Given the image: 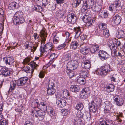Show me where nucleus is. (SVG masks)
Masks as SVG:
<instances>
[{"instance_id":"31","label":"nucleus","mask_w":125,"mask_h":125,"mask_svg":"<svg viewBox=\"0 0 125 125\" xmlns=\"http://www.w3.org/2000/svg\"><path fill=\"white\" fill-rule=\"evenodd\" d=\"M41 111L40 110L34 109L32 111L31 115L34 117L38 118L39 114L41 113Z\"/></svg>"},{"instance_id":"60","label":"nucleus","mask_w":125,"mask_h":125,"mask_svg":"<svg viewBox=\"0 0 125 125\" xmlns=\"http://www.w3.org/2000/svg\"><path fill=\"white\" fill-rule=\"evenodd\" d=\"M63 14L61 13V11H60L56 13V15L57 17L60 18L62 17Z\"/></svg>"},{"instance_id":"61","label":"nucleus","mask_w":125,"mask_h":125,"mask_svg":"<svg viewBox=\"0 0 125 125\" xmlns=\"http://www.w3.org/2000/svg\"><path fill=\"white\" fill-rule=\"evenodd\" d=\"M49 83L48 84V88H53V86L54 83L52 82H51L50 81H49Z\"/></svg>"},{"instance_id":"36","label":"nucleus","mask_w":125,"mask_h":125,"mask_svg":"<svg viewBox=\"0 0 125 125\" xmlns=\"http://www.w3.org/2000/svg\"><path fill=\"white\" fill-rule=\"evenodd\" d=\"M81 0H73V6L74 8H76L79 6L81 3Z\"/></svg>"},{"instance_id":"39","label":"nucleus","mask_w":125,"mask_h":125,"mask_svg":"<svg viewBox=\"0 0 125 125\" xmlns=\"http://www.w3.org/2000/svg\"><path fill=\"white\" fill-rule=\"evenodd\" d=\"M59 40V38L58 35V34H56L53 39L54 44H56L58 43Z\"/></svg>"},{"instance_id":"32","label":"nucleus","mask_w":125,"mask_h":125,"mask_svg":"<svg viewBox=\"0 0 125 125\" xmlns=\"http://www.w3.org/2000/svg\"><path fill=\"white\" fill-rule=\"evenodd\" d=\"M89 50V48L88 46L83 47L82 48L80 52L82 53L85 54L86 53H88Z\"/></svg>"},{"instance_id":"56","label":"nucleus","mask_w":125,"mask_h":125,"mask_svg":"<svg viewBox=\"0 0 125 125\" xmlns=\"http://www.w3.org/2000/svg\"><path fill=\"white\" fill-rule=\"evenodd\" d=\"M42 3L43 7H46L48 3V1L47 0H42Z\"/></svg>"},{"instance_id":"53","label":"nucleus","mask_w":125,"mask_h":125,"mask_svg":"<svg viewBox=\"0 0 125 125\" xmlns=\"http://www.w3.org/2000/svg\"><path fill=\"white\" fill-rule=\"evenodd\" d=\"M81 92L86 93V94H88L89 93L90 90L88 87H86L84 88Z\"/></svg>"},{"instance_id":"28","label":"nucleus","mask_w":125,"mask_h":125,"mask_svg":"<svg viewBox=\"0 0 125 125\" xmlns=\"http://www.w3.org/2000/svg\"><path fill=\"white\" fill-rule=\"evenodd\" d=\"M38 108L44 112L47 111L48 109L45 103L42 102L40 103V105Z\"/></svg>"},{"instance_id":"47","label":"nucleus","mask_w":125,"mask_h":125,"mask_svg":"<svg viewBox=\"0 0 125 125\" xmlns=\"http://www.w3.org/2000/svg\"><path fill=\"white\" fill-rule=\"evenodd\" d=\"M99 28L102 30H104L105 29H107L106 24L105 23H102L99 26Z\"/></svg>"},{"instance_id":"34","label":"nucleus","mask_w":125,"mask_h":125,"mask_svg":"<svg viewBox=\"0 0 125 125\" xmlns=\"http://www.w3.org/2000/svg\"><path fill=\"white\" fill-rule=\"evenodd\" d=\"M114 86L112 84L107 85L105 88L108 92H110L114 91Z\"/></svg>"},{"instance_id":"22","label":"nucleus","mask_w":125,"mask_h":125,"mask_svg":"<svg viewBox=\"0 0 125 125\" xmlns=\"http://www.w3.org/2000/svg\"><path fill=\"white\" fill-rule=\"evenodd\" d=\"M82 67L83 68L89 69L91 67L90 61L88 60L83 61L82 64Z\"/></svg>"},{"instance_id":"14","label":"nucleus","mask_w":125,"mask_h":125,"mask_svg":"<svg viewBox=\"0 0 125 125\" xmlns=\"http://www.w3.org/2000/svg\"><path fill=\"white\" fill-rule=\"evenodd\" d=\"M113 22L115 24L117 25L120 24L121 22L122 18L118 14H114L113 16Z\"/></svg>"},{"instance_id":"64","label":"nucleus","mask_w":125,"mask_h":125,"mask_svg":"<svg viewBox=\"0 0 125 125\" xmlns=\"http://www.w3.org/2000/svg\"><path fill=\"white\" fill-rule=\"evenodd\" d=\"M70 36L69 33L67 32H65L64 35V37L66 38V39L68 38Z\"/></svg>"},{"instance_id":"5","label":"nucleus","mask_w":125,"mask_h":125,"mask_svg":"<svg viewBox=\"0 0 125 125\" xmlns=\"http://www.w3.org/2000/svg\"><path fill=\"white\" fill-rule=\"evenodd\" d=\"M78 66V62L75 60H72L68 62L67 65L66 70H73L77 69Z\"/></svg>"},{"instance_id":"58","label":"nucleus","mask_w":125,"mask_h":125,"mask_svg":"<svg viewBox=\"0 0 125 125\" xmlns=\"http://www.w3.org/2000/svg\"><path fill=\"white\" fill-rule=\"evenodd\" d=\"M86 120H85L87 121H89L91 119V115L89 113L86 112Z\"/></svg>"},{"instance_id":"52","label":"nucleus","mask_w":125,"mask_h":125,"mask_svg":"<svg viewBox=\"0 0 125 125\" xmlns=\"http://www.w3.org/2000/svg\"><path fill=\"white\" fill-rule=\"evenodd\" d=\"M108 120H105L100 119L99 120V125H106L107 123V122Z\"/></svg>"},{"instance_id":"19","label":"nucleus","mask_w":125,"mask_h":125,"mask_svg":"<svg viewBox=\"0 0 125 125\" xmlns=\"http://www.w3.org/2000/svg\"><path fill=\"white\" fill-rule=\"evenodd\" d=\"M94 0H87L83 4V7H85L86 9H90Z\"/></svg>"},{"instance_id":"46","label":"nucleus","mask_w":125,"mask_h":125,"mask_svg":"<svg viewBox=\"0 0 125 125\" xmlns=\"http://www.w3.org/2000/svg\"><path fill=\"white\" fill-rule=\"evenodd\" d=\"M114 5L117 7V8L118 9H120V10L121 7V2L119 0H116L115 1V3H114Z\"/></svg>"},{"instance_id":"38","label":"nucleus","mask_w":125,"mask_h":125,"mask_svg":"<svg viewBox=\"0 0 125 125\" xmlns=\"http://www.w3.org/2000/svg\"><path fill=\"white\" fill-rule=\"evenodd\" d=\"M66 71L70 78L74 76L75 74L73 70H66Z\"/></svg>"},{"instance_id":"59","label":"nucleus","mask_w":125,"mask_h":125,"mask_svg":"<svg viewBox=\"0 0 125 125\" xmlns=\"http://www.w3.org/2000/svg\"><path fill=\"white\" fill-rule=\"evenodd\" d=\"M8 125V122L6 120H3L0 122V125Z\"/></svg>"},{"instance_id":"55","label":"nucleus","mask_w":125,"mask_h":125,"mask_svg":"<svg viewBox=\"0 0 125 125\" xmlns=\"http://www.w3.org/2000/svg\"><path fill=\"white\" fill-rule=\"evenodd\" d=\"M66 43L64 42L63 44H61L59 45L57 49L58 50H60L64 48L66 46Z\"/></svg>"},{"instance_id":"45","label":"nucleus","mask_w":125,"mask_h":125,"mask_svg":"<svg viewBox=\"0 0 125 125\" xmlns=\"http://www.w3.org/2000/svg\"><path fill=\"white\" fill-rule=\"evenodd\" d=\"M78 82L79 84L81 85H84L85 84L86 80L84 78H81L78 80Z\"/></svg>"},{"instance_id":"37","label":"nucleus","mask_w":125,"mask_h":125,"mask_svg":"<svg viewBox=\"0 0 125 125\" xmlns=\"http://www.w3.org/2000/svg\"><path fill=\"white\" fill-rule=\"evenodd\" d=\"M71 45L73 49H76L79 45V44L77 41H73L71 43Z\"/></svg>"},{"instance_id":"8","label":"nucleus","mask_w":125,"mask_h":125,"mask_svg":"<svg viewBox=\"0 0 125 125\" xmlns=\"http://www.w3.org/2000/svg\"><path fill=\"white\" fill-rule=\"evenodd\" d=\"M76 18L73 13H71L68 15L67 16V23L68 25L74 24L76 21Z\"/></svg>"},{"instance_id":"17","label":"nucleus","mask_w":125,"mask_h":125,"mask_svg":"<svg viewBox=\"0 0 125 125\" xmlns=\"http://www.w3.org/2000/svg\"><path fill=\"white\" fill-rule=\"evenodd\" d=\"M3 60L4 62H5L7 65H9L14 62L13 57L12 56L5 57L3 58Z\"/></svg>"},{"instance_id":"4","label":"nucleus","mask_w":125,"mask_h":125,"mask_svg":"<svg viewBox=\"0 0 125 125\" xmlns=\"http://www.w3.org/2000/svg\"><path fill=\"white\" fill-rule=\"evenodd\" d=\"M91 15L87 13L85 14L82 18L83 21L86 23V26L88 27L92 26L94 21H95V19H93L92 20L91 19Z\"/></svg>"},{"instance_id":"27","label":"nucleus","mask_w":125,"mask_h":125,"mask_svg":"<svg viewBox=\"0 0 125 125\" xmlns=\"http://www.w3.org/2000/svg\"><path fill=\"white\" fill-rule=\"evenodd\" d=\"M47 111L49 115L51 117L55 115L54 110L52 107H49Z\"/></svg>"},{"instance_id":"40","label":"nucleus","mask_w":125,"mask_h":125,"mask_svg":"<svg viewBox=\"0 0 125 125\" xmlns=\"http://www.w3.org/2000/svg\"><path fill=\"white\" fill-rule=\"evenodd\" d=\"M117 36L119 38H123L125 37V31L123 30L120 31L118 32Z\"/></svg>"},{"instance_id":"62","label":"nucleus","mask_w":125,"mask_h":125,"mask_svg":"<svg viewBox=\"0 0 125 125\" xmlns=\"http://www.w3.org/2000/svg\"><path fill=\"white\" fill-rule=\"evenodd\" d=\"M74 122H73L74 124L75 125H78L81 123L82 122V120L81 119H79V122H78V120H74Z\"/></svg>"},{"instance_id":"42","label":"nucleus","mask_w":125,"mask_h":125,"mask_svg":"<svg viewBox=\"0 0 125 125\" xmlns=\"http://www.w3.org/2000/svg\"><path fill=\"white\" fill-rule=\"evenodd\" d=\"M103 35L104 37H105L106 38H108L110 35L109 31V30L107 29L104 30H103Z\"/></svg>"},{"instance_id":"18","label":"nucleus","mask_w":125,"mask_h":125,"mask_svg":"<svg viewBox=\"0 0 125 125\" xmlns=\"http://www.w3.org/2000/svg\"><path fill=\"white\" fill-rule=\"evenodd\" d=\"M97 108V105L94 101L91 102V105L89 107V110L91 112L95 113L96 112Z\"/></svg>"},{"instance_id":"49","label":"nucleus","mask_w":125,"mask_h":125,"mask_svg":"<svg viewBox=\"0 0 125 125\" xmlns=\"http://www.w3.org/2000/svg\"><path fill=\"white\" fill-rule=\"evenodd\" d=\"M93 5L92 6L91 8V9H92V10L94 11L95 10H97V6L98 5V4L96 3L94 1L93 3Z\"/></svg>"},{"instance_id":"13","label":"nucleus","mask_w":125,"mask_h":125,"mask_svg":"<svg viewBox=\"0 0 125 125\" xmlns=\"http://www.w3.org/2000/svg\"><path fill=\"white\" fill-rule=\"evenodd\" d=\"M56 103L57 107L62 108L66 105V102L63 99L58 98L57 99Z\"/></svg>"},{"instance_id":"41","label":"nucleus","mask_w":125,"mask_h":125,"mask_svg":"<svg viewBox=\"0 0 125 125\" xmlns=\"http://www.w3.org/2000/svg\"><path fill=\"white\" fill-rule=\"evenodd\" d=\"M83 107V105L81 103H77L76 106V109L81 111L82 110Z\"/></svg>"},{"instance_id":"33","label":"nucleus","mask_w":125,"mask_h":125,"mask_svg":"<svg viewBox=\"0 0 125 125\" xmlns=\"http://www.w3.org/2000/svg\"><path fill=\"white\" fill-rule=\"evenodd\" d=\"M99 16L102 18H106L108 16V14L107 12L103 11L99 13Z\"/></svg>"},{"instance_id":"57","label":"nucleus","mask_w":125,"mask_h":125,"mask_svg":"<svg viewBox=\"0 0 125 125\" xmlns=\"http://www.w3.org/2000/svg\"><path fill=\"white\" fill-rule=\"evenodd\" d=\"M30 59L28 57L25 58L23 60V63L24 64H26L27 63L30 61Z\"/></svg>"},{"instance_id":"9","label":"nucleus","mask_w":125,"mask_h":125,"mask_svg":"<svg viewBox=\"0 0 125 125\" xmlns=\"http://www.w3.org/2000/svg\"><path fill=\"white\" fill-rule=\"evenodd\" d=\"M57 56V55L54 53H52L51 54L50 57H48L50 58V61L47 64L43 66V68H44V69L47 68L49 66Z\"/></svg>"},{"instance_id":"24","label":"nucleus","mask_w":125,"mask_h":125,"mask_svg":"<svg viewBox=\"0 0 125 125\" xmlns=\"http://www.w3.org/2000/svg\"><path fill=\"white\" fill-rule=\"evenodd\" d=\"M40 104H39L38 100L37 99H34L32 101L31 104V107L33 108H39Z\"/></svg>"},{"instance_id":"48","label":"nucleus","mask_w":125,"mask_h":125,"mask_svg":"<svg viewBox=\"0 0 125 125\" xmlns=\"http://www.w3.org/2000/svg\"><path fill=\"white\" fill-rule=\"evenodd\" d=\"M21 68L22 71H25L27 73L29 72L30 67H29L24 66L22 67Z\"/></svg>"},{"instance_id":"50","label":"nucleus","mask_w":125,"mask_h":125,"mask_svg":"<svg viewBox=\"0 0 125 125\" xmlns=\"http://www.w3.org/2000/svg\"><path fill=\"white\" fill-rule=\"evenodd\" d=\"M45 115V113L44 112H42L41 111V113L39 114L38 118L41 120H42L44 118Z\"/></svg>"},{"instance_id":"30","label":"nucleus","mask_w":125,"mask_h":125,"mask_svg":"<svg viewBox=\"0 0 125 125\" xmlns=\"http://www.w3.org/2000/svg\"><path fill=\"white\" fill-rule=\"evenodd\" d=\"M71 58L70 54L68 53H66L64 54L62 59L63 60L68 61L71 59Z\"/></svg>"},{"instance_id":"44","label":"nucleus","mask_w":125,"mask_h":125,"mask_svg":"<svg viewBox=\"0 0 125 125\" xmlns=\"http://www.w3.org/2000/svg\"><path fill=\"white\" fill-rule=\"evenodd\" d=\"M34 9L38 12H41L42 10V7L39 5L35 6L34 8Z\"/></svg>"},{"instance_id":"29","label":"nucleus","mask_w":125,"mask_h":125,"mask_svg":"<svg viewBox=\"0 0 125 125\" xmlns=\"http://www.w3.org/2000/svg\"><path fill=\"white\" fill-rule=\"evenodd\" d=\"M109 10H110L113 11L115 13H117L120 11V9H118L117 7L113 3L109 7Z\"/></svg>"},{"instance_id":"54","label":"nucleus","mask_w":125,"mask_h":125,"mask_svg":"<svg viewBox=\"0 0 125 125\" xmlns=\"http://www.w3.org/2000/svg\"><path fill=\"white\" fill-rule=\"evenodd\" d=\"M83 113L82 111H80L77 113V116L78 118H83Z\"/></svg>"},{"instance_id":"7","label":"nucleus","mask_w":125,"mask_h":125,"mask_svg":"<svg viewBox=\"0 0 125 125\" xmlns=\"http://www.w3.org/2000/svg\"><path fill=\"white\" fill-rule=\"evenodd\" d=\"M75 32V38H77L80 37V38L82 41H83L86 39V36L83 34L81 33L80 27H78L74 28Z\"/></svg>"},{"instance_id":"3","label":"nucleus","mask_w":125,"mask_h":125,"mask_svg":"<svg viewBox=\"0 0 125 125\" xmlns=\"http://www.w3.org/2000/svg\"><path fill=\"white\" fill-rule=\"evenodd\" d=\"M112 70L109 64H106L101 68L97 69L96 73L97 74L105 75Z\"/></svg>"},{"instance_id":"1","label":"nucleus","mask_w":125,"mask_h":125,"mask_svg":"<svg viewBox=\"0 0 125 125\" xmlns=\"http://www.w3.org/2000/svg\"><path fill=\"white\" fill-rule=\"evenodd\" d=\"M28 80V78L27 77H24L11 82L8 92L9 93L13 91L15 88L16 84L18 86L23 85L26 83Z\"/></svg>"},{"instance_id":"25","label":"nucleus","mask_w":125,"mask_h":125,"mask_svg":"<svg viewBox=\"0 0 125 125\" xmlns=\"http://www.w3.org/2000/svg\"><path fill=\"white\" fill-rule=\"evenodd\" d=\"M80 88L79 86L76 85H73L71 86L70 90L71 91L75 93L78 92L80 90Z\"/></svg>"},{"instance_id":"20","label":"nucleus","mask_w":125,"mask_h":125,"mask_svg":"<svg viewBox=\"0 0 125 125\" xmlns=\"http://www.w3.org/2000/svg\"><path fill=\"white\" fill-rule=\"evenodd\" d=\"M70 94L69 91L67 90H64L61 94V97L59 96L56 97H62L67 99H70Z\"/></svg>"},{"instance_id":"23","label":"nucleus","mask_w":125,"mask_h":125,"mask_svg":"<svg viewBox=\"0 0 125 125\" xmlns=\"http://www.w3.org/2000/svg\"><path fill=\"white\" fill-rule=\"evenodd\" d=\"M111 49V47L110 48L111 49V53L112 56L115 57H116L117 55V47L114 45L112 46Z\"/></svg>"},{"instance_id":"11","label":"nucleus","mask_w":125,"mask_h":125,"mask_svg":"<svg viewBox=\"0 0 125 125\" xmlns=\"http://www.w3.org/2000/svg\"><path fill=\"white\" fill-rule=\"evenodd\" d=\"M98 55L102 60H104L109 57V55L106 52L102 50H100L98 52Z\"/></svg>"},{"instance_id":"43","label":"nucleus","mask_w":125,"mask_h":125,"mask_svg":"<svg viewBox=\"0 0 125 125\" xmlns=\"http://www.w3.org/2000/svg\"><path fill=\"white\" fill-rule=\"evenodd\" d=\"M80 97L83 99H85L88 97V94L86 93L81 92L80 93Z\"/></svg>"},{"instance_id":"16","label":"nucleus","mask_w":125,"mask_h":125,"mask_svg":"<svg viewBox=\"0 0 125 125\" xmlns=\"http://www.w3.org/2000/svg\"><path fill=\"white\" fill-rule=\"evenodd\" d=\"M1 74L4 76H7L10 75V73L8 69L6 67H1L0 69Z\"/></svg>"},{"instance_id":"12","label":"nucleus","mask_w":125,"mask_h":125,"mask_svg":"<svg viewBox=\"0 0 125 125\" xmlns=\"http://www.w3.org/2000/svg\"><path fill=\"white\" fill-rule=\"evenodd\" d=\"M113 99L116 104L118 106H121L123 104L124 100L121 96L118 95L115 96L114 98Z\"/></svg>"},{"instance_id":"10","label":"nucleus","mask_w":125,"mask_h":125,"mask_svg":"<svg viewBox=\"0 0 125 125\" xmlns=\"http://www.w3.org/2000/svg\"><path fill=\"white\" fill-rule=\"evenodd\" d=\"M29 65H30L31 67L32 68L31 69L30 68V71L28 73H30L29 74H30L29 75V76H30V77H31L32 76V74L33 72L34 69H37V68L38 67V65L36 62H35L34 61H32L31 62L29 63Z\"/></svg>"},{"instance_id":"6","label":"nucleus","mask_w":125,"mask_h":125,"mask_svg":"<svg viewBox=\"0 0 125 125\" xmlns=\"http://www.w3.org/2000/svg\"><path fill=\"white\" fill-rule=\"evenodd\" d=\"M54 46L52 43L51 42H49L44 45L42 47L41 46V48L40 50L42 52H43L44 51H48V53L51 52L52 50V48Z\"/></svg>"},{"instance_id":"26","label":"nucleus","mask_w":125,"mask_h":125,"mask_svg":"<svg viewBox=\"0 0 125 125\" xmlns=\"http://www.w3.org/2000/svg\"><path fill=\"white\" fill-rule=\"evenodd\" d=\"M40 34L42 38L41 42H44L46 40V38L47 37L46 32L44 29H42L40 32Z\"/></svg>"},{"instance_id":"51","label":"nucleus","mask_w":125,"mask_h":125,"mask_svg":"<svg viewBox=\"0 0 125 125\" xmlns=\"http://www.w3.org/2000/svg\"><path fill=\"white\" fill-rule=\"evenodd\" d=\"M68 110L67 109H63L61 110V114L63 116L66 115L68 113Z\"/></svg>"},{"instance_id":"2","label":"nucleus","mask_w":125,"mask_h":125,"mask_svg":"<svg viewBox=\"0 0 125 125\" xmlns=\"http://www.w3.org/2000/svg\"><path fill=\"white\" fill-rule=\"evenodd\" d=\"M13 19V23L16 24L20 25L24 22L25 21L23 17V13L20 11H18L15 13Z\"/></svg>"},{"instance_id":"63","label":"nucleus","mask_w":125,"mask_h":125,"mask_svg":"<svg viewBox=\"0 0 125 125\" xmlns=\"http://www.w3.org/2000/svg\"><path fill=\"white\" fill-rule=\"evenodd\" d=\"M24 125H33L32 123L29 121H25Z\"/></svg>"},{"instance_id":"21","label":"nucleus","mask_w":125,"mask_h":125,"mask_svg":"<svg viewBox=\"0 0 125 125\" xmlns=\"http://www.w3.org/2000/svg\"><path fill=\"white\" fill-rule=\"evenodd\" d=\"M90 51L92 53L97 52L99 50V46L96 44L92 45L89 48Z\"/></svg>"},{"instance_id":"35","label":"nucleus","mask_w":125,"mask_h":125,"mask_svg":"<svg viewBox=\"0 0 125 125\" xmlns=\"http://www.w3.org/2000/svg\"><path fill=\"white\" fill-rule=\"evenodd\" d=\"M55 91V90L54 88H48L47 93L49 95H52L54 94Z\"/></svg>"},{"instance_id":"15","label":"nucleus","mask_w":125,"mask_h":125,"mask_svg":"<svg viewBox=\"0 0 125 125\" xmlns=\"http://www.w3.org/2000/svg\"><path fill=\"white\" fill-rule=\"evenodd\" d=\"M104 111L105 112L113 113V109L112 104L109 102H107L105 104Z\"/></svg>"}]
</instances>
